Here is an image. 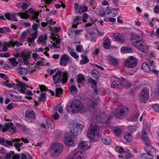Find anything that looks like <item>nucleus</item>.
Masks as SVG:
<instances>
[{"instance_id":"obj_1","label":"nucleus","mask_w":159,"mask_h":159,"mask_svg":"<svg viewBox=\"0 0 159 159\" xmlns=\"http://www.w3.org/2000/svg\"><path fill=\"white\" fill-rule=\"evenodd\" d=\"M140 37L138 35H132L130 38L133 45L141 52L144 53L148 52L149 47L146 43L142 39H139Z\"/></svg>"},{"instance_id":"obj_2","label":"nucleus","mask_w":159,"mask_h":159,"mask_svg":"<svg viewBox=\"0 0 159 159\" xmlns=\"http://www.w3.org/2000/svg\"><path fill=\"white\" fill-rule=\"evenodd\" d=\"M68 74L66 72L62 73L60 70H57L55 74L52 76V78L55 84L58 83H66L67 79Z\"/></svg>"},{"instance_id":"obj_3","label":"nucleus","mask_w":159,"mask_h":159,"mask_svg":"<svg viewBox=\"0 0 159 159\" xmlns=\"http://www.w3.org/2000/svg\"><path fill=\"white\" fill-rule=\"evenodd\" d=\"M22 42H20L17 40L15 41H0V47H2V50L0 49V52H6L8 50V48L11 47H14L15 46L17 47L21 46L23 45Z\"/></svg>"},{"instance_id":"obj_4","label":"nucleus","mask_w":159,"mask_h":159,"mask_svg":"<svg viewBox=\"0 0 159 159\" xmlns=\"http://www.w3.org/2000/svg\"><path fill=\"white\" fill-rule=\"evenodd\" d=\"M70 112L71 111L73 113L78 112L83 113L85 111V108L83 107V104L78 100L74 101L70 105Z\"/></svg>"},{"instance_id":"obj_5","label":"nucleus","mask_w":159,"mask_h":159,"mask_svg":"<svg viewBox=\"0 0 159 159\" xmlns=\"http://www.w3.org/2000/svg\"><path fill=\"white\" fill-rule=\"evenodd\" d=\"M99 128L97 125H91L89 131L88 137L91 140L96 141L98 137Z\"/></svg>"},{"instance_id":"obj_6","label":"nucleus","mask_w":159,"mask_h":159,"mask_svg":"<svg viewBox=\"0 0 159 159\" xmlns=\"http://www.w3.org/2000/svg\"><path fill=\"white\" fill-rule=\"evenodd\" d=\"M99 128L97 125H91L89 131L88 137L91 140L96 141L98 137Z\"/></svg>"},{"instance_id":"obj_7","label":"nucleus","mask_w":159,"mask_h":159,"mask_svg":"<svg viewBox=\"0 0 159 159\" xmlns=\"http://www.w3.org/2000/svg\"><path fill=\"white\" fill-rule=\"evenodd\" d=\"M129 111V109L126 106L119 107L116 109L114 116L117 118H121L125 116Z\"/></svg>"},{"instance_id":"obj_8","label":"nucleus","mask_w":159,"mask_h":159,"mask_svg":"<svg viewBox=\"0 0 159 159\" xmlns=\"http://www.w3.org/2000/svg\"><path fill=\"white\" fill-rule=\"evenodd\" d=\"M149 90L147 88L142 89L139 96V99L141 102L145 103L149 99Z\"/></svg>"},{"instance_id":"obj_9","label":"nucleus","mask_w":159,"mask_h":159,"mask_svg":"<svg viewBox=\"0 0 159 159\" xmlns=\"http://www.w3.org/2000/svg\"><path fill=\"white\" fill-rule=\"evenodd\" d=\"M37 24L34 23L32 25L33 29L31 31L30 34L31 36V38H28L27 39L28 43H32L34 42L35 39L37 37Z\"/></svg>"},{"instance_id":"obj_10","label":"nucleus","mask_w":159,"mask_h":159,"mask_svg":"<svg viewBox=\"0 0 159 159\" xmlns=\"http://www.w3.org/2000/svg\"><path fill=\"white\" fill-rule=\"evenodd\" d=\"M136 59L133 57L130 56L125 61V66L129 68H132L135 67L137 65Z\"/></svg>"},{"instance_id":"obj_11","label":"nucleus","mask_w":159,"mask_h":159,"mask_svg":"<svg viewBox=\"0 0 159 159\" xmlns=\"http://www.w3.org/2000/svg\"><path fill=\"white\" fill-rule=\"evenodd\" d=\"M52 152L55 156L59 155L62 152L63 146L61 143H56L52 145Z\"/></svg>"},{"instance_id":"obj_12","label":"nucleus","mask_w":159,"mask_h":159,"mask_svg":"<svg viewBox=\"0 0 159 159\" xmlns=\"http://www.w3.org/2000/svg\"><path fill=\"white\" fill-rule=\"evenodd\" d=\"M73 136L68 132L65 133L64 135V142L67 146H74L75 145L74 141L72 138Z\"/></svg>"},{"instance_id":"obj_13","label":"nucleus","mask_w":159,"mask_h":159,"mask_svg":"<svg viewBox=\"0 0 159 159\" xmlns=\"http://www.w3.org/2000/svg\"><path fill=\"white\" fill-rule=\"evenodd\" d=\"M17 83L16 84L14 87L15 89L17 90L21 93H24L27 87L26 85L23 83L19 81L18 80H16Z\"/></svg>"},{"instance_id":"obj_14","label":"nucleus","mask_w":159,"mask_h":159,"mask_svg":"<svg viewBox=\"0 0 159 159\" xmlns=\"http://www.w3.org/2000/svg\"><path fill=\"white\" fill-rule=\"evenodd\" d=\"M25 116L29 119H31V120H30V122H32L34 121V120L35 118V115L34 111L32 109H28L25 112Z\"/></svg>"},{"instance_id":"obj_15","label":"nucleus","mask_w":159,"mask_h":159,"mask_svg":"<svg viewBox=\"0 0 159 159\" xmlns=\"http://www.w3.org/2000/svg\"><path fill=\"white\" fill-rule=\"evenodd\" d=\"M70 57L68 55L63 54L60 57V64L65 66H67V64L70 61Z\"/></svg>"},{"instance_id":"obj_16","label":"nucleus","mask_w":159,"mask_h":159,"mask_svg":"<svg viewBox=\"0 0 159 159\" xmlns=\"http://www.w3.org/2000/svg\"><path fill=\"white\" fill-rule=\"evenodd\" d=\"M106 57L107 61L110 64L114 65L115 66H117L119 62L117 59L109 54L106 56Z\"/></svg>"},{"instance_id":"obj_17","label":"nucleus","mask_w":159,"mask_h":159,"mask_svg":"<svg viewBox=\"0 0 159 159\" xmlns=\"http://www.w3.org/2000/svg\"><path fill=\"white\" fill-rule=\"evenodd\" d=\"M144 150L151 157L154 156L156 154L155 149L151 146H147L144 147Z\"/></svg>"},{"instance_id":"obj_18","label":"nucleus","mask_w":159,"mask_h":159,"mask_svg":"<svg viewBox=\"0 0 159 159\" xmlns=\"http://www.w3.org/2000/svg\"><path fill=\"white\" fill-rule=\"evenodd\" d=\"M74 8L76 11L79 13H82L88 11V7L85 6H79L78 4H75Z\"/></svg>"},{"instance_id":"obj_19","label":"nucleus","mask_w":159,"mask_h":159,"mask_svg":"<svg viewBox=\"0 0 159 159\" xmlns=\"http://www.w3.org/2000/svg\"><path fill=\"white\" fill-rule=\"evenodd\" d=\"M97 100L94 98L89 100L88 107L89 110H93L97 105Z\"/></svg>"},{"instance_id":"obj_20","label":"nucleus","mask_w":159,"mask_h":159,"mask_svg":"<svg viewBox=\"0 0 159 159\" xmlns=\"http://www.w3.org/2000/svg\"><path fill=\"white\" fill-rule=\"evenodd\" d=\"M91 146V143L90 141L81 142L78 144L80 148L85 149L89 148Z\"/></svg>"},{"instance_id":"obj_21","label":"nucleus","mask_w":159,"mask_h":159,"mask_svg":"<svg viewBox=\"0 0 159 159\" xmlns=\"http://www.w3.org/2000/svg\"><path fill=\"white\" fill-rule=\"evenodd\" d=\"M52 39L54 41L53 43V46L57 48H59L61 45V39L59 38V36L56 35L52 37Z\"/></svg>"},{"instance_id":"obj_22","label":"nucleus","mask_w":159,"mask_h":159,"mask_svg":"<svg viewBox=\"0 0 159 159\" xmlns=\"http://www.w3.org/2000/svg\"><path fill=\"white\" fill-rule=\"evenodd\" d=\"M5 18L9 20L14 21H17V19L16 18V15L13 13H7L5 15Z\"/></svg>"},{"instance_id":"obj_23","label":"nucleus","mask_w":159,"mask_h":159,"mask_svg":"<svg viewBox=\"0 0 159 159\" xmlns=\"http://www.w3.org/2000/svg\"><path fill=\"white\" fill-rule=\"evenodd\" d=\"M113 37L120 43H123L125 42L124 38L122 36L121 34L119 33L115 34L113 35Z\"/></svg>"},{"instance_id":"obj_24","label":"nucleus","mask_w":159,"mask_h":159,"mask_svg":"<svg viewBox=\"0 0 159 159\" xmlns=\"http://www.w3.org/2000/svg\"><path fill=\"white\" fill-rule=\"evenodd\" d=\"M70 130L68 133L73 136L76 135L80 133V132H78L77 128H76L74 125H71L70 127Z\"/></svg>"},{"instance_id":"obj_25","label":"nucleus","mask_w":159,"mask_h":159,"mask_svg":"<svg viewBox=\"0 0 159 159\" xmlns=\"http://www.w3.org/2000/svg\"><path fill=\"white\" fill-rule=\"evenodd\" d=\"M67 49L69 53L70 54V55L75 59H76L77 61H78L79 56L74 51V50L69 47H68Z\"/></svg>"},{"instance_id":"obj_26","label":"nucleus","mask_w":159,"mask_h":159,"mask_svg":"<svg viewBox=\"0 0 159 159\" xmlns=\"http://www.w3.org/2000/svg\"><path fill=\"white\" fill-rule=\"evenodd\" d=\"M149 64L152 67L151 71L149 72L157 74L158 73V71L156 69V66L155 65V63L154 61H149Z\"/></svg>"},{"instance_id":"obj_27","label":"nucleus","mask_w":159,"mask_h":159,"mask_svg":"<svg viewBox=\"0 0 159 159\" xmlns=\"http://www.w3.org/2000/svg\"><path fill=\"white\" fill-rule=\"evenodd\" d=\"M6 125H8V126L6 127V131L8 130L12 133H14L16 131V127L12 125V123H6Z\"/></svg>"},{"instance_id":"obj_28","label":"nucleus","mask_w":159,"mask_h":159,"mask_svg":"<svg viewBox=\"0 0 159 159\" xmlns=\"http://www.w3.org/2000/svg\"><path fill=\"white\" fill-rule=\"evenodd\" d=\"M151 67L150 64L149 65L146 62H144L142 66V69L147 72H149L151 71Z\"/></svg>"},{"instance_id":"obj_29","label":"nucleus","mask_w":159,"mask_h":159,"mask_svg":"<svg viewBox=\"0 0 159 159\" xmlns=\"http://www.w3.org/2000/svg\"><path fill=\"white\" fill-rule=\"evenodd\" d=\"M94 37V32L93 31L87 33L85 36V37L87 39H89L93 41H95Z\"/></svg>"},{"instance_id":"obj_30","label":"nucleus","mask_w":159,"mask_h":159,"mask_svg":"<svg viewBox=\"0 0 159 159\" xmlns=\"http://www.w3.org/2000/svg\"><path fill=\"white\" fill-rule=\"evenodd\" d=\"M16 70L18 73L23 75H25L28 73V70L26 68L21 67L16 68Z\"/></svg>"},{"instance_id":"obj_31","label":"nucleus","mask_w":159,"mask_h":159,"mask_svg":"<svg viewBox=\"0 0 159 159\" xmlns=\"http://www.w3.org/2000/svg\"><path fill=\"white\" fill-rule=\"evenodd\" d=\"M124 137L126 142H130L132 140V135L129 132L125 133L124 134Z\"/></svg>"},{"instance_id":"obj_32","label":"nucleus","mask_w":159,"mask_h":159,"mask_svg":"<svg viewBox=\"0 0 159 159\" xmlns=\"http://www.w3.org/2000/svg\"><path fill=\"white\" fill-rule=\"evenodd\" d=\"M103 47L106 49H108L110 48L111 42L110 39L108 37L106 38L105 39L103 42Z\"/></svg>"},{"instance_id":"obj_33","label":"nucleus","mask_w":159,"mask_h":159,"mask_svg":"<svg viewBox=\"0 0 159 159\" xmlns=\"http://www.w3.org/2000/svg\"><path fill=\"white\" fill-rule=\"evenodd\" d=\"M47 36L45 35L44 37L42 35H40L38 40V42L39 43H41L42 44H45L46 43Z\"/></svg>"},{"instance_id":"obj_34","label":"nucleus","mask_w":159,"mask_h":159,"mask_svg":"<svg viewBox=\"0 0 159 159\" xmlns=\"http://www.w3.org/2000/svg\"><path fill=\"white\" fill-rule=\"evenodd\" d=\"M124 83V82H123L121 81H117L116 82L113 81V85H114L115 84H116V88L119 89H121L123 87L125 86Z\"/></svg>"},{"instance_id":"obj_35","label":"nucleus","mask_w":159,"mask_h":159,"mask_svg":"<svg viewBox=\"0 0 159 159\" xmlns=\"http://www.w3.org/2000/svg\"><path fill=\"white\" fill-rule=\"evenodd\" d=\"M91 74L92 76L96 79H98L100 76V74L96 70H92Z\"/></svg>"},{"instance_id":"obj_36","label":"nucleus","mask_w":159,"mask_h":159,"mask_svg":"<svg viewBox=\"0 0 159 159\" xmlns=\"http://www.w3.org/2000/svg\"><path fill=\"white\" fill-rule=\"evenodd\" d=\"M84 77L82 74L78 75L77 76V83L78 84H83L84 82Z\"/></svg>"},{"instance_id":"obj_37","label":"nucleus","mask_w":159,"mask_h":159,"mask_svg":"<svg viewBox=\"0 0 159 159\" xmlns=\"http://www.w3.org/2000/svg\"><path fill=\"white\" fill-rule=\"evenodd\" d=\"M121 51L122 53H129L132 52L131 48L127 47H124L121 48Z\"/></svg>"},{"instance_id":"obj_38","label":"nucleus","mask_w":159,"mask_h":159,"mask_svg":"<svg viewBox=\"0 0 159 159\" xmlns=\"http://www.w3.org/2000/svg\"><path fill=\"white\" fill-rule=\"evenodd\" d=\"M82 155L81 151H79L74 154L73 159L70 158L69 159H83L82 157Z\"/></svg>"},{"instance_id":"obj_39","label":"nucleus","mask_w":159,"mask_h":159,"mask_svg":"<svg viewBox=\"0 0 159 159\" xmlns=\"http://www.w3.org/2000/svg\"><path fill=\"white\" fill-rule=\"evenodd\" d=\"M39 15V12H35L34 13L32 14H31V19L34 20L36 21V22H39V20H38V17Z\"/></svg>"},{"instance_id":"obj_40","label":"nucleus","mask_w":159,"mask_h":159,"mask_svg":"<svg viewBox=\"0 0 159 159\" xmlns=\"http://www.w3.org/2000/svg\"><path fill=\"white\" fill-rule=\"evenodd\" d=\"M17 14L18 16H20L21 18L24 19H27L29 17V16L27 12H25L24 13L19 12L17 13Z\"/></svg>"},{"instance_id":"obj_41","label":"nucleus","mask_w":159,"mask_h":159,"mask_svg":"<svg viewBox=\"0 0 159 159\" xmlns=\"http://www.w3.org/2000/svg\"><path fill=\"white\" fill-rule=\"evenodd\" d=\"M79 17L77 16L74 19L73 24L72 25V27L70 29V30H72V29L73 28H76L77 26L79 24Z\"/></svg>"},{"instance_id":"obj_42","label":"nucleus","mask_w":159,"mask_h":159,"mask_svg":"<svg viewBox=\"0 0 159 159\" xmlns=\"http://www.w3.org/2000/svg\"><path fill=\"white\" fill-rule=\"evenodd\" d=\"M20 140V139H12L11 141H6L5 142L8 145L12 146H13L12 142H19Z\"/></svg>"},{"instance_id":"obj_43","label":"nucleus","mask_w":159,"mask_h":159,"mask_svg":"<svg viewBox=\"0 0 159 159\" xmlns=\"http://www.w3.org/2000/svg\"><path fill=\"white\" fill-rule=\"evenodd\" d=\"M142 140L146 139L148 137V134L147 132V129L146 128H143L142 131Z\"/></svg>"},{"instance_id":"obj_44","label":"nucleus","mask_w":159,"mask_h":159,"mask_svg":"<svg viewBox=\"0 0 159 159\" xmlns=\"http://www.w3.org/2000/svg\"><path fill=\"white\" fill-rule=\"evenodd\" d=\"M10 30L8 27H3L0 28V33L1 34L9 32Z\"/></svg>"},{"instance_id":"obj_45","label":"nucleus","mask_w":159,"mask_h":159,"mask_svg":"<svg viewBox=\"0 0 159 159\" xmlns=\"http://www.w3.org/2000/svg\"><path fill=\"white\" fill-rule=\"evenodd\" d=\"M10 62L11 64L14 66H16L18 64L16 60L14 58H10L8 59Z\"/></svg>"},{"instance_id":"obj_46","label":"nucleus","mask_w":159,"mask_h":159,"mask_svg":"<svg viewBox=\"0 0 159 159\" xmlns=\"http://www.w3.org/2000/svg\"><path fill=\"white\" fill-rule=\"evenodd\" d=\"M81 57L82 58L80 61V64H85L88 63L89 60L86 56H84L82 55Z\"/></svg>"},{"instance_id":"obj_47","label":"nucleus","mask_w":159,"mask_h":159,"mask_svg":"<svg viewBox=\"0 0 159 159\" xmlns=\"http://www.w3.org/2000/svg\"><path fill=\"white\" fill-rule=\"evenodd\" d=\"M102 142L105 144H109L111 142V140L109 137L107 136L104 139H102Z\"/></svg>"},{"instance_id":"obj_48","label":"nucleus","mask_w":159,"mask_h":159,"mask_svg":"<svg viewBox=\"0 0 159 159\" xmlns=\"http://www.w3.org/2000/svg\"><path fill=\"white\" fill-rule=\"evenodd\" d=\"M76 50L79 52H84L83 46L81 44H79L76 46Z\"/></svg>"},{"instance_id":"obj_49","label":"nucleus","mask_w":159,"mask_h":159,"mask_svg":"<svg viewBox=\"0 0 159 159\" xmlns=\"http://www.w3.org/2000/svg\"><path fill=\"white\" fill-rule=\"evenodd\" d=\"M14 152L11 151L7 153L5 155L6 159H11L12 157L14 154Z\"/></svg>"},{"instance_id":"obj_50","label":"nucleus","mask_w":159,"mask_h":159,"mask_svg":"<svg viewBox=\"0 0 159 159\" xmlns=\"http://www.w3.org/2000/svg\"><path fill=\"white\" fill-rule=\"evenodd\" d=\"M74 125L76 128H77V129L78 130V132H80V133L81 132L82 129L83 128V125L80 123H77Z\"/></svg>"},{"instance_id":"obj_51","label":"nucleus","mask_w":159,"mask_h":159,"mask_svg":"<svg viewBox=\"0 0 159 159\" xmlns=\"http://www.w3.org/2000/svg\"><path fill=\"white\" fill-rule=\"evenodd\" d=\"M3 84L5 86L11 88L13 87L14 88V87L16 85L15 84L13 83H9L8 82H7L5 81L3 82Z\"/></svg>"},{"instance_id":"obj_52","label":"nucleus","mask_w":159,"mask_h":159,"mask_svg":"<svg viewBox=\"0 0 159 159\" xmlns=\"http://www.w3.org/2000/svg\"><path fill=\"white\" fill-rule=\"evenodd\" d=\"M46 96L44 93H42L40 97H39V102L43 101L46 99Z\"/></svg>"},{"instance_id":"obj_53","label":"nucleus","mask_w":159,"mask_h":159,"mask_svg":"<svg viewBox=\"0 0 159 159\" xmlns=\"http://www.w3.org/2000/svg\"><path fill=\"white\" fill-rule=\"evenodd\" d=\"M143 159H152V157L150 156L148 153L143 154L141 157Z\"/></svg>"},{"instance_id":"obj_54","label":"nucleus","mask_w":159,"mask_h":159,"mask_svg":"<svg viewBox=\"0 0 159 159\" xmlns=\"http://www.w3.org/2000/svg\"><path fill=\"white\" fill-rule=\"evenodd\" d=\"M128 129L131 132L135 131L137 129V127L135 126L130 125L128 126Z\"/></svg>"},{"instance_id":"obj_55","label":"nucleus","mask_w":159,"mask_h":159,"mask_svg":"<svg viewBox=\"0 0 159 159\" xmlns=\"http://www.w3.org/2000/svg\"><path fill=\"white\" fill-rule=\"evenodd\" d=\"M8 125H2L0 123V130H2L3 132L6 131V127L8 126Z\"/></svg>"},{"instance_id":"obj_56","label":"nucleus","mask_w":159,"mask_h":159,"mask_svg":"<svg viewBox=\"0 0 159 159\" xmlns=\"http://www.w3.org/2000/svg\"><path fill=\"white\" fill-rule=\"evenodd\" d=\"M114 132L116 135L119 136L121 133V130L120 128H116L114 130Z\"/></svg>"},{"instance_id":"obj_57","label":"nucleus","mask_w":159,"mask_h":159,"mask_svg":"<svg viewBox=\"0 0 159 159\" xmlns=\"http://www.w3.org/2000/svg\"><path fill=\"white\" fill-rule=\"evenodd\" d=\"M143 140L144 143L146 145V146H150L151 143L148 137L143 139Z\"/></svg>"},{"instance_id":"obj_58","label":"nucleus","mask_w":159,"mask_h":159,"mask_svg":"<svg viewBox=\"0 0 159 159\" xmlns=\"http://www.w3.org/2000/svg\"><path fill=\"white\" fill-rule=\"evenodd\" d=\"M27 35V33L26 31L23 32L21 34L20 39L23 40L25 39Z\"/></svg>"},{"instance_id":"obj_59","label":"nucleus","mask_w":159,"mask_h":159,"mask_svg":"<svg viewBox=\"0 0 159 159\" xmlns=\"http://www.w3.org/2000/svg\"><path fill=\"white\" fill-rule=\"evenodd\" d=\"M17 127L22 131H24L26 130V128L25 126H23L20 124H18L17 125Z\"/></svg>"},{"instance_id":"obj_60","label":"nucleus","mask_w":159,"mask_h":159,"mask_svg":"<svg viewBox=\"0 0 159 159\" xmlns=\"http://www.w3.org/2000/svg\"><path fill=\"white\" fill-rule=\"evenodd\" d=\"M16 142V143L14 144V146L18 149V151H19L20 148L22 146V143H18V142Z\"/></svg>"},{"instance_id":"obj_61","label":"nucleus","mask_w":159,"mask_h":159,"mask_svg":"<svg viewBox=\"0 0 159 159\" xmlns=\"http://www.w3.org/2000/svg\"><path fill=\"white\" fill-rule=\"evenodd\" d=\"M110 13L113 14V16L115 17L118 14V10L116 9H113L110 12H108L107 14H109Z\"/></svg>"},{"instance_id":"obj_62","label":"nucleus","mask_w":159,"mask_h":159,"mask_svg":"<svg viewBox=\"0 0 159 159\" xmlns=\"http://www.w3.org/2000/svg\"><path fill=\"white\" fill-rule=\"evenodd\" d=\"M125 158L127 159H129L134 157V156L130 152H128L125 154Z\"/></svg>"},{"instance_id":"obj_63","label":"nucleus","mask_w":159,"mask_h":159,"mask_svg":"<svg viewBox=\"0 0 159 159\" xmlns=\"http://www.w3.org/2000/svg\"><path fill=\"white\" fill-rule=\"evenodd\" d=\"M56 95L58 97H60L62 93V89L59 88H57L56 89Z\"/></svg>"},{"instance_id":"obj_64","label":"nucleus","mask_w":159,"mask_h":159,"mask_svg":"<svg viewBox=\"0 0 159 159\" xmlns=\"http://www.w3.org/2000/svg\"><path fill=\"white\" fill-rule=\"evenodd\" d=\"M154 110L157 112L159 111V104H156L152 106Z\"/></svg>"}]
</instances>
